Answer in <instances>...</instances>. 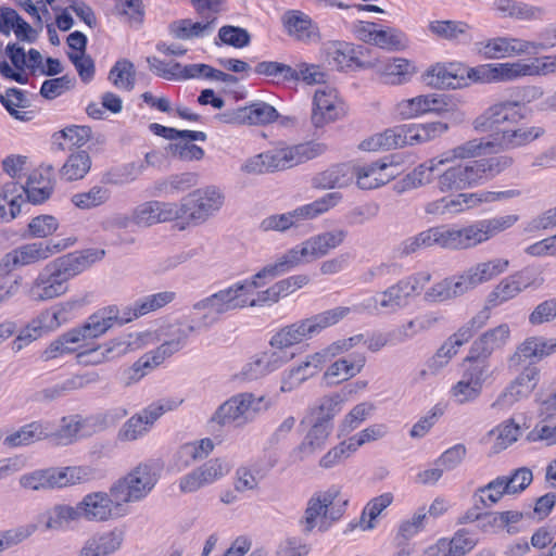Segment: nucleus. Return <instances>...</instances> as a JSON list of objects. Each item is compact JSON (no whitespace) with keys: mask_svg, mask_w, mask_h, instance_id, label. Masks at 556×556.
<instances>
[{"mask_svg":"<svg viewBox=\"0 0 556 556\" xmlns=\"http://www.w3.org/2000/svg\"><path fill=\"white\" fill-rule=\"evenodd\" d=\"M525 118L523 105L515 100H500L488 106L472 122L477 132L491 134L494 151H508L529 146L545 134L539 125L509 127Z\"/></svg>","mask_w":556,"mask_h":556,"instance_id":"obj_1","label":"nucleus"},{"mask_svg":"<svg viewBox=\"0 0 556 556\" xmlns=\"http://www.w3.org/2000/svg\"><path fill=\"white\" fill-rule=\"evenodd\" d=\"M270 265H266L250 278L236 281L193 304L192 315L199 318V327H208L218 318L228 312L247 307L249 295H252L255 289L261 288L264 279H274Z\"/></svg>","mask_w":556,"mask_h":556,"instance_id":"obj_2","label":"nucleus"},{"mask_svg":"<svg viewBox=\"0 0 556 556\" xmlns=\"http://www.w3.org/2000/svg\"><path fill=\"white\" fill-rule=\"evenodd\" d=\"M161 477L156 460L138 463L124 477L117 479L106 494V514L123 517L128 514V504L146 500L154 490Z\"/></svg>","mask_w":556,"mask_h":556,"instance_id":"obj_3","label":"nucleus"},{"mask_svg":"<svg viewBox=\"0 0 556 556\" xmlns=\"http://www.w3.org/2000/svg\"><path fill=\"white\" fill-rule=\"evenodd\" d=\"M513 163L511 156L497 155L456 164L444 169L440 167L435 188L442 194L476 188L495 178Z\"/></svg>","mask_w":556,"mask_h":556,"instance_id":"obj_4","label":"nucleus"},{"mask_svg":"<svg viewBox=\"0 0 556 556\" xmlns=\"http://www.w3.org/2000/svg\"><path fill=\"white\" fill-rule=\"evenodd\" d=\"M348 500L341 496V488L332 484L315 491L306 501L299 526L305 535L324 534L337 525L346 510Z\"/></svg>","mask_w":556,"mask_h":556,"instance_id":"obj_5","label":"nucleus"},{"mask_svg":"<svg viewBox=\"0 0 556 556\" xmlns=\"http://www.w3.org/2000/svg\"><path fill=\"white\" fill-rule=\"evenodd\" d=\"M430 280L431 274L427 270L414 273L403 277L386 290L364 299L359 306L370 314H396L419 296Z\"/></svg>","mask_w":556,"mask_h":556,"instance_id":"obj_6","label":"nucleus"},{"mask_svg":"<svg viewBox=\"0 0 556 556\" xmlns=\"http://www.w3.org/2000/svg\"><path fill=\"white\" fill-rule=\"evenodd\" d=\"M348 236L344 229H333L309 237L279 255L270 267L276 277L293 268L326 256L340 247Z\"/></svg>","mask_w":556,"mask_h":556,"instance_id":"obj_7","label":"nucleus"},{"mask_svg":"<svg viewBox=\"0 0 556 556\" xmlns=\"http://www.w3.org/2000/svg\"><path fill=\"white\" fill-rule=\"evenodd\" d=\"M326 151L320 142H304L294 146L279 144L248 160L242 169L249 174L283 170L309 161Z\"/></svg>","mask_w":556,"mask_h":556,"instance_id":"obj_8","label":"nucleus"},{"mask_svg":"<svg viewBox=\"0 0 556 556\" xmlns=\"http://www.w3.org/2000/svg\"><path fill=\"white\" fill-rule=\"evenodd\" d=\"M350 313V307L337 306L311 317L300 319L276 331L269 340V346L289 351L290 348L319 334L331 326L337 325Z\"/></svg>","mask_w":556,"mask_h":556,"instance_id":"obj_9","label":"nucleus"},{"mask_svg":"<svg viewBox=\"0 0 556 556\" xmlns=\"http://www.w3.org/2000/svg\"><path fill=\"white\" fill-rule=\"evenodd\" d=\"M271 402L265 395L241 392L232 395L216 409L212 421L219 426L243 427L261 413L268 410Z\"/></svg>","mask_w":556,"mask_h":556,"instance_id":"obj_10","label":"nucleus"},{"mask_svg":"<svg viewBox=\"0 0 556 556\" xmlns=\"http://www.w3.org/2000/svg\"><path fill=\"white\" fill-rule=\"evenodd\" d=\"M75 242V238H65L56 241H36L22 244L3 255L0 261V275H8L17 267L43 262L72 247Z\"/></svg>","mask_w":556,"mask_h":556,"instance_id":"obj_11","label":"nucleus"},{"mask_svg":"<svg viewBox=\"0 0 556 556\" xmlns=\"http://www.w3.org/2000/svg\"><path fill=\"white\" fill-rule=\"evenodd\" d=\"M460 379L452 386L450 395L457 404L475 402L482 393L483 387L493 378L491 364L468 355Z\"/></svg>","mask_w":556,"mask_h":556,"instance_id":"obj_12","label":"nucleus"},{"mask_svg":"<svg viewBox=\"0 0 556 556\" xmlns=\"http://www.w3.org/2000/svg\"><path fill=\"white\" fill-rule=\"evenodd\" d=\"M341 200L342 194L340 192L326 193L317 200L299 206L291 212L267 216L261 222L260 228L263 231H286L301 220L313 219L328 212L338 205Z\"/></svg>","mask_w":556,"mask_h":556,"instance_id":"obj_13","label":"nucleus"},{"mask_svg":"<svg viewBox=\"0 0 556 556\" xmlns=\"http://www.w3.org/2000/svg\"><path fill=\"white\" fill-rule=\"evenodd\" d=\"M225 203L224 192L215 187L199 188L177 203L179 219L186 223L203 224L215 215Z\"/></svg>","mask_w":556,"mask_h":556,"instance_id":"obj_14","label":"nucleus"},{"mask_svg":"<svg viewBox=\"0 0 556 556\" xmlns=\"http://www.w3.org/2000/svg\"><path fill=\"white\" fill-rule=\"evenodd\" d=\"M73 304H58L42 311L31 319L18 333L14 341L16 351L22 350L28 343L56 330L73 318Z\"/></svg>","mask_w":556,"mask_h":556,"instance_id":"obj_15","label":"nucleus"},{"mask_svg":"<svg viewBox=\"0 0 556 556\" xmlns=\"http://www.w3.org/2000/svg\"><path fill=\"white\" fill-rule=\"evenodd\" d=\"M432 247L453 251L459 250L458 226L454 224H442L429 227L402 241L399 245V252L401 255L407 256L420 249Z\"/></svg>","mask_w":556,"mask_h":556,"instance_id":"obj_16","label":"nucleus"},{"mask_svg":"<svg viewBox=\"0 0 556 556\" xmlns=\"http://www.w3.org/2000/svg\"><path fill=\"white\" fill-rule=\"evenodd\" d=\"M177 203L149 201L136 207L132 217L115 216L110 222L111 228L149 227L159 223L179 219Z\"/></svg>","mask_w":556,"mask_h":556,"instance_id":"obj_17","label":"nucleus"},{"mask_svg":"<svg viewBox=\"0 0 556 556\" xmlns=\"http://www.w3.org/2000/svg\"><path fill=\"white\" fill-rule=\"evenodd\" d=\"M519 220L516 214L480 219L467 226H458L459 250L475 248L511 228Z\"/></svg>","mask_w":556,"mask_h":556,"instance_id":"obj_18","label":"nucleus"},{"mask_svg":"<svg viewBox=\"0 0 556 556\" xmlns=\"http://www.w3.org/2000/svg\"><path fill=\"white\" fill-rule=\"evenodd\" d=\"M496 84L513 83L526 77L556 74V54L531 60L495 63Z\"/></svg>","mask_w":556,"mask_h":556,"instance_id":"obj_19","label":"nucleus"},{"mask_svg":"<svg viewBox=\"0 0 556 556\" xmlns=\"http://www.w3.org/2000/svg\"><path fill=\"white\" fill-rule=\"evenodd\" d=\"M540 368L529 363L498 394L491 407L497 412L508 410L517 402L528 399L532 394L540 382Z\"/></svg>","mask_w":556,"mask_h":556,"instance_id":"obj_20","label":"nucleus"},{"mask_svg":"<svg viewBox=\"0 0 556 556\" xmlns=\"http://www.w3.org/2000/svg\"><path fill=\"white\" fill-rule=\"evenodd\" d=\"M353 173L358 188L371 190L396 178L401 173V167L392 156H386L368 164L353 166Z\"/></svg>","mask_w":556,"mask_h":556,"instance_id":"obj_21","label":"nucleus"},{"mask_svg":"<svg viewBox=\"0 0 556 556\" xmlns=\"http://www.w3.org/2000/svg\"><path fill=\"white\" fill-rule=\"evenodd\" d=\"M231 470V464L225 458H212L184 475L178 481L181 493H193L205 485L215 483L226 477Z\"/></svg>","mask_w":556,"mask_h":556,"instance_id":"obj_22","label":"nucleus"},{"mask_svg":"<svg viewBox=\"0 0 556 556\" xmlns=\"http://www.w3.org/2000/svg\"><path fill=\"white\" fill-rule=\"evenodd\" d=\"M345 114L344 103L337 89L323 86L315 90L312 108V124L315 127H324L333 123Z\"/></svg>","mask_w":556,"mask_h":556,"instance_id":"obj_23","label":"nucleus"},{"mask_svg":"<svg viewBox=\"0 0 556 556\" xmlns=\"http://www.w3.org/2000/svg\"><path fill=\"white\" fill-rule=\"evenodd\" d=\"M479 316L472 317L455 333L448 337V339L444 341V343L438 349L435 354L428 362V368L432 374H437L443 369L458 353L460 346H463L473 337L477 329L483 325V321L479 320Z\"/></svg>","mask_w":556,"mask_h":556,"instance_id":"obj_24","label":"nucleus"},{"mask_svg":"<svg viewBox=\"0 0 556 556\" xmlns=\"http://www.w3.org/2000/svg\"><path fill=\"white\" fill-rule=\"evenodd\" d=\"M541 283L542 279H539L533 270L522 269L502 279L489 293L486 302L491 307L500 306L515 299L523 290L539 287Z\"/></svg>","mask_w":556,"mask_h":556,"instance_id":"obj_25","label":"nucleus"},{"mask_svg":"<svg viewBox=\"0 0 556 556\" xmlns=\"http://www.w3.org/2000/svg\"><path fill=\"white\" fill-rule=\"evenodd\" d=\"M531 47L526 39L511 36H497L480 41L476 50L485 60H501L528 54Z\"/></svg>","mask_w":556,"mask_h":556,"instance_id":"obj_26","label":"nucleus"},{"mask_svg":"<svg viewBox=\"0 0 556 556\" xmlns=\"http://www.w3.org/2000/svg\"><path fill=\"white\" fill-rule=\"evenodd\" d=\"M281 23L287 35L294 40L313 45L321 41V31L313 18L300 11L289 10L281 16Z\"/></svg>","mask_w":556,"mask_h":556,"instance_id":"obj_27","label":"nucleus"},{"mask_svg":"<svg viewBox=\"0 0 556 556\" xmlns=\"http://www.w3.org/2000/svg\"><path fill=\"white\" fill-rule=\"evenodd\" d=\"M67 291V282L49 263L33 281L28 295L31 300L42 302L64 294Z\"/></svg>","mask_w":556,"mask_h":556,"instance_id":"obj_28","label":"nucleus"},{"mask_svg":"<svg viewBox=\"0 0 556 556\" xmlns=\"http://www.w3.org/2000/svg\"><path fill=\"white\" fill-rule=\"evenodd\" d=\"M508 267L507 258L495 257L470 266L459 275V278L467 293L506 273Z\"/></svg>","mask_w":556,"mask_h":556,"instance_id":"obj_29","label":"nucleus"},{"mask_svg":"<svg viewBox=\"0 0 556 556\" xmlns=\"http://www.w3.org/2000/svg\"><path fill=\"white\" fill-rule=\"evenodd\" d=\"M155 330L124 332L106 341V356L121 357L160 341Z\"/></svg>","mask_w":556,"mask_h":556,"instance_id":"obj_30","label":"nucleus"},{"mask_svg":"<svg viewBox=\"0 0 556 556\" xmlns=\"http://www.w3.org/2000/svg\"><path fill=\"white\" fill-rule=\"evenodd\" d=\"M511 329L506 323H502L484 331L471 345L472 357L485 359L496 351L504 349L510 341Z\"/></svg>","mask_w":556,"mask_h":556,"instance_id":"obj_31","label":"nucleus"},{"mask_svg":"<svg viewBox=\"0 0 556 556\" xmlns=\"http://www.w3.org/2000/svg\"><path fill=\"white\" fill-rule=\"evenodd\" d=\"M175 344H161L156 349L144 353L140 356L131 367L127 368L122 375V381L126 386L138 382L150 371L157 368L163 362L170 356V348L175 349Z\"/></svg>","mask_w":556,"mask_h":556,"instance_id":"obj_32","label":"nucleus"},{"mask_svg":"<svg viewBox=\"0 0 556 556\" xmlns=\"http://www.w3.org/2000/svg\"><path fill=\"white\" fill-rule=\"evenodd\" d=\"M103 255L104 250L87 249L80 252L68 253L51 263L67 282L89 268L93 263L100 261Z\"/></svg>","mask_w":556,"mask_h":556,"instance_id":"obj_33","label":"nucleus"},{"mask_svg":"<svg viewBox=\"0 0 556 556\" xmlns=\"http://www.w3.org/2000/svg\"><path fill=\"white\" fill-rule=\"evenodd\" d=\"M466 65L460 62L437 63L426 73L425 79L434 88H458L465 81Z\"/></svg>","mask_w":556,"mask_h":556,"instance_id":"obj_34","label":"nucleus"},{"mask_svg":"<svg viewBox=\"0 0 556 556\" xmlns=\"http://www.w3.org/2000/svg\"><path fill=\"white\" fill-rule=\"evenodd\" d=\"M442 155L426 160L413 168L397 185L396 190L404 192L412 189H418L437 182V173L440 167L445 166Z\"/></svg>","mask_w":556,"mask_h":556,"instance_id":"obj_35","label":"nucleus"},{"mask_svg":"<svg viewBox=\"0 0 556 556\" xmlns=\"http://www.w3.org/2000/svg\"><path fill=\"white\" fill-rule=\"evenodd\" d=\"M321 368L319 358L314 353L306 355L300 363L282 372L280 391L282 393L292 392L303 382L316 376Z\"/></svg>","mask_w":556,"mask_h":556,"instance_id":"obj_36","label":"nucleus"},{"mask_svg":"<svg viewBox=\"0 0 556 556\" xmlns=\"http://www.w3.org/2000/svg\"><path fill=\"white\" fill-rule=\"evenodd\" d=\"M345 399L339 392H331L319 397L308 409L311 422L323 427H332L333 418L342 410Z\"/></svg>","mask_w":556,"mask_h":556,"instance_id":"obj_37","label":"nucleus"},{"mask_svg":"<svg viewBox=\"0 0 556 556\" xmlns=\"http://www.w3.org/2000/svg\"><path fill=\"white\" fill-rule=\"evenodd\" d=\"M448 128L450 125L443 122L402 125L403 146H416L432 141L444 135Z\"/></svg>","mask_w":556,"mask_h":556,"instance_id":"obj_38","label":"nucleus"},{"mask_svg":"<svg viewBox=\"0 0 556 556\" xmlns=\"http://www.w3.org/2000/svg\"><path fill=\"white\" fill-rule=\"evenodd\" d=\"M52 175L53 167L47 165L41 166L39 170L28 177L26 185H23V189L29 202L40 204L50 198L53 190Z\"/></svg>","mask_w":556,"mask_h":556,"instance_id":"obj_39","label":"nucleus"},{"mask_svg":"<svg viewBox=\"0 0 556 556\" xmlns=\"http://www.w3.org/2000/svg\"><path fill=\"white\" fill-rule=\"evenodd\" d=\"M215 30L212 20L180 18L168 26L169 35L179 40H194L208 37Z\"/></svg>","mask_w":556,"mask_h":556,"instance_id":"obj_40","label":"nucleus"},{"mask_svg":"<svg viewBox=\"0 0 556 556\" xmlns=\"http://www.w3.org/2000/svg\"><path fill=\"white\" fill-rule=\"evenodd\" d=\"M48 421L34 420L20 427L3 439V445L9 448L28 446L35 442L47 440Z\"/></svg>","mask_w":556,"mask_h":556,"instance_id":"obj_41","label":"nucleus"},{"mask_svg":"<svg viewBox=\"0 0 556 556\" xmlns=\"http://www.w3.org/2000/svg\"><path fill=\"white\" fill-rule=\"evenodd\" d=\"M438 93L419 94L399 101L394 106L395 114L402 119H412L426 114H434Z\"/></svg>","mask_w":556,"mask_h":556,"instance_id":"obj_42","label":"nucleus"},{"mask_svg":"<svg viewBox=\"0 0 556 556\" xmlns=\"http://www.w3.org/2000/svg\"><path fill=\"white\" fill-rule=\"evenodd\" d=\"M23 185L9 181L0 187V222L9 223L21 213L23 200Z\"/></svg>","mask_w":556,"mask_h":556,"instance_id":"obj_43","label":"nucleus"},{"mask_svg":"<svg viewBox=\"0 0 556 556\" xmlns=\"http://www.w3.org/2000/svg\"><path fill=\"white\" fill-rule=\"evenodd\" d=\"M377 72L386 84L396 86L407 83L416 73V67L407 59L393 58L381 62Z\"/></svg>","mask_w":556,"mask_h":556,"instance_id":"obj_44","label":"nucleus"},{"mask_svg":"<svg viewBox=\"0 0 556 556\" xmlns=\"http://www.w3.org/2000/svg\"><path fill=\"white\" fill-rule=\"evenodd\" d=\"M332 433V427H323L321 425L311 422V427L304 435L302 442L294 450L300 459L309 458L321 452Z\"/></svg>","mask_w":556,"mask_h":556,"instance_id":"obj_45","label":"nucleus"},{"mask_svg":"<svg viewBox=\"0 0 556 556\" xmlns=\"http://www.w3.org/2000/svg\"><path fill=\"white\" fill-rule=\"evenodd\" d=\"M393 494L390 492L380 494L371 498L363 508L357 522H350L349 529L359 528L362 531H371L377 527L378 517L393 502Z\"/></svg>","mask_w":556,"mask_h":556,"instance_id":"obj_46","label":"nucleus"},{"mask_svg":"<svg viewBox=\"0 0 556 556\" xmlns=\"http://www.w3.org/2000/svg\"><path fill=\"white\" fill-rule=\"evenodd\" d=\"M328 64L337 70L359 65L358 53L354 45L346 41H329L324 47Z\"/></svg>","mask_w":556,"mask_h":556,"instance_id":"obj_47","label":"nucleus"},{"mask_svg":"<svg viewBox=\"0 0 556 556\" xmlns=\"http://www.w3.org/2000/svg\"><path fill=\"white\" fill-rule=\"evenodd\" d=\"M365 358L362 355L339 358L324 372L326 384L333 386L356 376L363 368Z\"/></svg>","mask_w":556,"mask_h":556,"instance_id":"obj_48","label":"nucleus"},{"mask_svg":"<svg viewBox=\"0 0 556 556\" xmlns=\"http://www.w3.org/2000/svg\"><path fill=\"white\" fill-rule=\"evenodd\" d=\"M70 330L80 348L101 345L98 340L104 336V311L96 312L84 324Z\"/></svg>","mask_w":556,"mask_h":556,"instance_id":"obj_49","label":"nucleus"},{"mask_svg":"<svg viewBox=\"0 0 556 556\" xmlns=\"http://www.w3.org/2000/svg\"><path fill=\"white\" fill-rule=\"evenodd\" d=\"M428 29L439 39L457 43H468L472 39L471 27L462 21H432L429 23Z\"/></svg>","mask_w":556,"mask_h":556,"instance_id":"obj_50","label":"nucleus"},{"mask_svg":"<svg viewBox=\"0 0 556 556\" xmlns=\"http://www.w3.org/2000/svg\"><path fill=\"white\" fill-rule=\"evenodd\" d=\"M494 151L491 136L489 138H473L465 141L442 153L445 164H451L457 160H469L480 156L485 152Z\"/></svg>","mask_w":556,"mask_h":556,"instance_id":"obj_51","label":"nucleus"},{"mask_svg":"<svg viewBox=\"0 0 556 556\" xmlns=\"http://www.w3.org/2000/svg\"><path fill=\"white\" fill-rule=\"evenodd\" d=\"M353 180V166L340 164L316 174L312 182L318 189H334L348 187Z\"/></svg>","mask_w":556,"mask_h":556,"instance_id":"obj_52","label":"nucleus"},{"mask_svg":"<svg viewBox=\"0 0 556 556\" xmlns=\"http://www.w3.org/2000/svg\"><path fill=\"white\" fill-rule=\"evenodd\" d=\"M47 440L55 446H67L80 440L79 415L62 417L55 430H52L51 422L48 421Z\"/></svg>","mask_w":556,"mask_h":556,"instance_id":"obj_53","label":"nucleus"},{"mask_svg":"<svg viewBox=\"0 0 556 556\" xmlns=\"http://www.w3.org/2000/svg\"><path fill=\"white\" fill-rule=\"evenodd\" d=\"M41 518L45 519V530L62 531L70 527L72 522H78L79 511L77 506L68 504H56L46 510Z\"/></svg>","mask_w":556,"mask_h":556,"instance_id":"obj_54","label":"nucleus"},{"mask_svg":"<svg viewBox=\"0 0 556 556\" xmlns=\"http://www.w3.org/2000/svg\"><path fill=\"white\" fill-rule=\"evenodd\" d=\"M441 319L440 313L434 311H426L416 315L397 329L401 341L410 340L416 336L432 330Z\"/></svg>","mask_w":556,"mask_h":556,"instance_id":"obj_55","label":"nucleus"},{"mask_svg":"<svg viewBox=\"0 0 556 556\" xmlns=\"http://www.w3.org/2000/svg\"><path fill=\"white\" fill-rule=\"evenodd\" d=\"M493 10L501 17H510L521 21L538 20L542 16V9L516 0H496Z\"/></svg>","mask_w":556,"mask_h":556,"instance_id":"obj_56","label":"nucleus"},{"mask_svg":"<svg viewBox=\"0 0 556 556\" xmlns=\"http://www.w3.org/2000/svg\"><path fill=\"white\" fill-rule=\"evenodd\" d=\"M92 138L89 126L71 125L53 135L54 144L59 150L65 151L72 148H80Z\"/></svg>","mask_w":556,"mask_h":556,"instance_id":"obj_57","label":"nucleus"},{"mask_svg":"<svg viewBox=\"0 0 556 556\" xmlns=\"http://www.w3.org/2000/svg\"><path fill=\"white\" fill-rule=\"evenodd\" d=\"M465 293V288L458 275L457 277L445 278L434 283L425 292V300L431 303L444 302Z\"/></svg>","mask_w":556,"mask_h":556,"instance_id":"obj_58","label":"nucleus"},{"mask_svg":"<svg viewBox=\"0 0 556 556\" xmlns=\"http://www.w3.org/2000/svg\"><path fill=\"white\" fill-rule=\"evenodd\" d=\"M505 494H511L509 484L506 482V476H500L488 484L478 488L473 494V500H477L482 507L490 508L497 504Z\"/></svg>","mask_w":556,"mask_h":556,"instance_id":"obj_59","label":"nucleus"},{"mask_svg":"<svg viewBox=\"0 0 556 556\" xmlns=\"http://www.w3.org/2000/svg\"><path fill=\"white\" fill-rule=\"evenodd\" d=\"M375 409V404L368 401L354 405L340 420L338 426L339 433L344 435L351 433L370 418Z\"/></svg>","mask_w":556,"mask_h":556,"instance_id":"obj_60","label":"nucleus"},{"mask_svg":"<svg viewBox=\"0 0 556 556\" xmlns=\"http://www.w3.org/2000/svg\"><path fill=\"white\" fill-rule=\"evenodd\" d=\"M401 131V126L389 128L365 140L362 143V147L368 151L403 148L404 146Z\"/></svg>","mask_w":556,"mask_h":556,"instance_id":"obj_61","label":"nucleus"},{"mask_svg":"<svg viewBox=\"0 0 556 556\" xmlns=\"http://www.w3.org/2000/svg\"><path fill=\"white\" fill-rule=\"evenodd\" d=\"M109 79L119 90L131 91L136 83L134 64L127 60H118L110 70Z\"/></svg>","mask_w":556,"mask_h":556,"instance_id":"obj_62","label":"nucleus"},{"mask_svg":"<svg viewBox=\"0 0 556 556\" xmlns=\"http://www.w3.org/2000/svg\"><path fill=\"white\" fill-rule=\"evenodd\" d=\"M76 506L80 519L97 522L104 520V493H89Z\"/></svg>","mask_w":556,"mask_h":556,"instance_id":"obj_63","label":"nucleus"},{"mask_svg":"<svg viewBox=\"0 0 556 556\" xmlns=\"http://www.w3.org/2000/svg\"><path fill=\"white\" fill-rule=\"evenodd\" d=\"M91 161L87 152L78 151L68 156L65 164L62 166L60 174L61 177L67 181L78 180L85 177L89 172Z\"/></svg>","mask_w":556,"mask_h":556,"instance_id":"obj_64","label":"nucleus"}]
</instances>
